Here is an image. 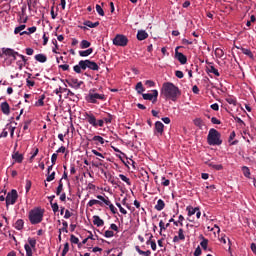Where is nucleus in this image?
I'll list each match as a JSON object with an SVG mask.
<instances>
[{
	"label": "nucleus",
	"instance_id": "f257e3e1",
	"mask_svg": "<svg viewBox=\"0 0 256 256\" xmlns=\"http://www.w3.org/2000/svg\"><path fill=\"white\" fill-rule=\"evenodd\" d=\"M161 95H163L165 99H170V101H177V99L181 97V90H179V87L175 86V84L165 82L161 88Z\"/></svg>",
	"mask_w": 256,
	"mask_h": 256
},
{
	"label": "nucleus",
	"instance_id": "f03ea898",
	"mask_svg": "<svg viewBox=\"0 0 256 256\" xmlns=\"http://www.w3.org/2000/svg\"><path fill=\"white\" fill-rule=\"evenodd\" d=\"M207 143L208 145H211V146L222 145L223 140H221V133H219L217 129L211 128L208 132Z\"/></svg>",
	"mask_w": 256,
	"mask_h": 256
},
{
	"label": "nucleus",
	"instance_id": "7ed1b4c3",
	"mask_svg": "<svg viewBox=\"0 0 256 256\" xmlns=\"http://www.w3.org/2000/svg\"><path fill=\"white\" fill-rule=\"evenodd\" d=\"M45 210L41 208H35L29 212V221L31 225H39L43 221V215Z\"/></svg>",
	"mask_w": 256,
	"mask_h": 256
},
{
	"label": "nucleus",
	"instance_id": "20e7f679",
	"mask_svg": "<svg viewBox=\"0 0 256 256\" xmlns=\"http://www.w3.org/2000/svg\"><path fill=\"white\" fill-rule=\"evenodd\" d=\"M128 43L129 39L123 34H117L113 39V45H116V47H127Z\"/></svg>",
	"mask_w": 256,
	"mask_h": 256
},
{
	"label": "nucleus",
	"instance_id": "39448f33",
	"mask_svg": "<svg viewBox=\"0 0 256 256\" xmlns=\"http://www.w3.org/2000/svg\"><path fill=\"white\" fill-rule=\"evenodd\" d=\"M17 199H19V194L17 193V190L12 189L6 195V207H9V205H15V203H17Z\"/></svg>",
	"mask_w": 256,
	"mask_h": 256
},
{
	"label": "nucleus",
	"instance_id": "423d86ee",
	"mask_svg": "<svg viewBox=\"0 0 256 256\" xmlns=\"http://www.w3.org/2000/svg\"><path fill=\"white\" fill-rule=\"evenodd\" d=\"M37 247V240L35 238H28V244L24 245L26 256H33V249Z\"/></svg>",
	"mask_w": 256,
	"mask_h": 256
},
{
	"label": "nucleus",
	"instance_id": "0eeeda50",
	"mask_svg": "<svg viewBox=\"0 0 256 256\" xmlns=\"http://www.w3.org/2000/svg\"><path fill=\"white\" fill-rule=\"evenodd\" d=\"M97 100H105V94L89 92L86 96V101H88V103H97Z\"/></svg>",
	"mask_w": 256,
	"mask_h": 256
},
{
	"label": "nucleus",
	"instance_id": "6e6552de",
	"mask_svg": "<svg viewBox=\"0 0 256 256\" xmlns=\"http://www.w3.org/2000/svg\"><path fill=\"white\" fill-rule=\"evenodd\" d=\"M82 67H84V71L87 69H90L91 71H99L97 62L91 60H82Z\"/></svg>",
	"mask_w": 256,
	"mask_h": 256
},
{
	"label": "nucleus",
	"instance_id": "1a4fd4ad",
	"mask_svg": "<svg viewBox=\"0 0 256 256\" xmlns=\"http://www.w3.org/2000/svg\"><path fill=\"white\" fill-rule=\"evenodd\" d=\"M97 199H99V201H102L103 203H105V205H107L111 211V213H113V215L117 214V208L115 207V205H113L111 203V201L109 200V197H103L101 195L97 196Z\"/></svg>",
	"mask_w": 256,
	"mask_h": 256
},
{
	"label": "nucleus",
	"instance_id": "9d476101",
	"mask_svg": "<svg viewBox=\"0 0 256 256\" xmlns=\"http://www.w3.org/2000/svg\"><path fill=\"white\" fill-rule=\"evenodd\" d=\"M142 97L145 101H152V103H157V97H159V91L152 90L151 93L142 94Z\"/></svg>",
	"mask_w": 256,
	"mask_h": 256
},
{
	"label": "nucleus",
	"instance_id": "9b49d317",
	"mask_svg": "<svg viewBox=\"0 0 256 256\" xmlns=\"http://www.w3.org/2000/svg\"><path fill=\"white\" fill-rule=\"evenodd\" d=\"M164 131H165V125L163 124V122L161 121L155 122L154 135H156V137H161Z\"/></svg>",
	"mask_w": 256,
	"mask_h": 256
},
{
	"label": "nucleus",
	"instance_id": "f8f14e48",
	"mask_svg": "<svg viewBox=\"0 0 256 256\" xmlns=\"http://www.w3.org/2000/svg\"><path fill=\"white\" fill-rule=\"evenodd\" d=\"M66 83L72 89H81V85H83V81H79L77 78L66 79Z\"/></svg>",
	"mask_w": 256,
	"mask_h": 256
},
{
	"label": "nucleus",
	"instance_id": "ddd939ff",
	"mask_svg": "<svg viewBox=\"0 0 256 256\" xmlns=\"http://www.w3.org/2000/svg\"><path fill=\"white\" fill-rule=\"evenodd\" d=\"M179 49H181V46L176 47L175 49V57L181 63V65H185L187 63V56H185L183 53L179 52Z\"/></svg>",
	"mask_w": 256,
	"mask_h": 256
},
{
	"label": "nucleus",
	"instance_id": "4468645a",
	"mask_svg": "<svg viewBox=\"0 0 256 256\" xmlns=\"http://www.w3.org/2000/svg\"><path fill=\"white\" fill-rule=\"evenodd\" d=\"M85 119L92 127H97V118L92 113H85Z\"/></svg>",
	"mask_w": 256,
	"mask_h": 256
},
{
	"label": "nucleus",
	"instance_id": "2eb2a0df",
	"mask_svg": "<svg viewBox=\"0 0 256 256\" xmlns=\"http://www.w3.org/2000/svg\"><path fill=\"white\" fill-rule=\"evenodd\" d=\"M0 107L4 115H9L11 113V106H9V103L7 101L2 102Z\"/></svg>",
	"mask_w": 256,
	"mask_h": 256
},
{
	"label": "nucleus",
	"instance_id": "dca6fc26",
	"mask_svg": "<svg viewBox=\"0 0 256 256\" xmlns=\"http://www.w3.org/2000/svg\"><path fill=\"white\" fill-rule=\"evenodd\" d=\"M93 225H96V227H103L105 225V221L101 219L98 215L93 216Z\"/></svg>",
	"mask_w": 256,
	"mask_h": 256
},
{
	"label": "nucleus",
	"instance_id": "f3484780",
	"mask_svg": "<svg viewBox=\"0 0 256 256\" xmlns=\"http://www.w3.org/2000/svg\"><path fill=\"white\" fill-rule=\"evenodd\" d=\"M149 37V34L145 30H139L137 33L138 41H145Z\"/></svg>",
	"mask_w": 256,
	"mask_h": 256
},
{
	"label": "nucleus",
	"instance_id": "a211bd4d",
	"mask_svg": "<svg viewBox=\"0 0 256 256\" xmlns=\"http://www.w3.org/2000/svg\"><path fill=\"white\" fill-rule=\"evenodd\" d=\"M12 159H14V161L16 163H23V154H20L19 152H16L14 154H12Z\"/></svg>",
	"mask_w": 256,
	"mask_h": 256
},
{
	"label": "nucleus",
	"instance_id": "6ab92c4d",
	"mask_svg": "<svg viewBox=\"0 0 256 256\" xmlns=\"http://www.w3.org/2000/svg\"><path fill=\"white\" fill-rule=\"evenodd\" d=\"M34 59L39 63H47V56L45 54H37L34 56Z\"/></svg>",
	"mask_w": 256,
	"mask_h": 256
},
{
	"label": "nucleus",
	"instance_id": "aec40b11",
	"mask_svg": "<svg viewBox=\"0 0 256 256\" xmlns=\"http://www.w3.org/2000/svg\"><path fill=\"white\" fill-rule=\"evenodd\" d=\"M237 49H239V47H237ZM240 50L244 55H247V57H249L250 59H255L253 52H251L249 49L241 47Z\"/></svg>",
	"mask_w": 256,
	"mask_h": 256
},
{
	"label": "nucleus",
	"instance_id": "412c9836",
	"mask_svg": "<svg viewBox=\"0 0 256 256\" xmlns=\"http://www.w3.org/2000/svg\"><path fill=\"white\" fill-rule=\"evenodd\" d=\"M155 209L156 211H163V209H165V201H163L162 199H159L157 201V204L155 205Z\"/></svg>",
	"mask_w": 256,
	"mask_h": 256
},
{
	"label": "nucleus",
	"instance_id": "4be33fe9",
	"mask_svg": "<svg viewBox=\"0 0 256 256\" xmlns=\"http://www.w3.org/2000/svg\"><path fill=\"white\" fill-rule=\"evenodd\" d=\"M24 225H25V222L23 221V219H18L15 222L14 227H15V229H17V231H21L23 229Z\"/></svg>",
	"mask_w": 256,
	"mask_h": 256
},
{
	"label": "nucleus",
	"instance_id": "5701e85b",
	"mask_svg": "<svg viewBox=\"0 0 256 256\" xmlns=\"http://www.w3.org/2000/svg\"><path fill=\"white\" fill-rule=\"evenodd\" d=\"M91 53H93V48H89L87 50H80L79 51L80 57H89V55H91Z\"/></svg>",
	"mask_w": 256,
	"mask_h": 256
},
{
	"label": "nucleus",
	"instance_id": "b1692460",
	"mask_svg": "<svg viewBox=\"0 0 256 256\" xmlns=\"http://www.w3.org/2000/svg\"><path fill=\"white\" fill-rule=\"evenodd\" d=\"M73 69L75 73H81V71H84L83 60H80L78 65H75Z\"/></svg>",
	"mask_w": 256,
	"mask_h": 256
},
{
	"label": "nucleus",
	"instance_id": "393cba45",
	"mask_svg": "<svg viewBox=\"0 0 256 256\" xmlns=\"http://www.w3.org/2000/svg\"><path fill=\"white\" fill-rule=\"evenodd\" d=\"M207 71H208V73H213V75H215L216 77H220V75H221L219 73V70H217L215 66L207 67Z\"/></svg>",
	"mask_w": 256,
	"mask_h": 256
},
{
	"label": "nucleus",
	"instance_id": "a878e982",
	"mask_svg": "<svg viewBox=\"0 0 256 256\" xmlns=\"http://www.w3.org/2000/svg\"><path fill=\"white\" fill-rule=\"evenodd\" d=\"M84 25L86 27H90V29H95V27H99V21L93 23V22L87 20L84 22Z\"/></svg>",
	"mask_w": 256,
	"mask_h": 256
},
{
	"label": "nucleus",
	"instance_id": "bb28decb",
	"mask_svg": "<svg viewBox=\"0 0 256 256\" xmlns=\"http://www.w3.org/2000/svg\"><path fill=\"white\" fill-rule=\"evenodd\" d=\"M186 211H188V217H191V216H193V215H195V213L197 212V211H199V208H193V206H188L187 208H186Z\"/></svg>",
	"mask_w": 256,
	"mask_h": 256
},
{
	"label": "nucleus",
	"instance_id": "cd10ccee",
	"mask_svg": "<svg viewBox=\"0 0 256 256\" xmlns=\"http://www.w3.org/2000/svg\"><path fill=\"white\" fill-rule=\"evenodd\" d=\"M2 52L4 55H7L8 57H13L15 50H13L11 48H3Z\"/></svg>",
	"mask_w": 256,
	"mask_h": 256
},
{
	"label": "nucleus",
	"instance_id": "c85d7f7f",
	"mask_svg": "<svg viewBox=\"0 0 256 256\" xmlns=\"http://www.w3.org/2000/svg\"><path fill=\"white\" fill-rule=\"evenodd\" d=\"M136 91L139 95H143V92L145 91V88L143 87V83L142 82H138L136 84Z\"/></svg>",
	"mask_w": 256,
	"mask_h": 256
},
{
	"label": "nucleus",
	"instance_id": "c756f323",
	"mask_svg": "<svg viewBox=\"0 0 256 256\" xmlns=\"http://www.w3.org/2000/svg\"><path fill=\"white\" fill-rule=\"evenodd\" d=\"M89 47H91V42L87 40H82L80 42V49H89Z\"/></svg>",
	"mask_w": 256,
	"mask_h": 256
},
{
	"label": "nucleus",
	"instance_id": "7c9ffc66",
	"mask_svg": "<svg viewBox=\"0 0 256 256\" xmlns=\"http://www.w3.org/2000/svg\"><path fill=\"white\" fill-rule=\"evenodd\" d=\"M44 101H45V94H42L35 104L36 107H43V105H45Z\"/></svg>",
	"mask_w": 256,
	"mask_h": 256
},
{
	"label": "nucleus",
	"instance_id": "2f4dec72",
	"mask_svg": "<svg viewBox=\"0 0 256 256\" xmlns=\"http://www.w3.org/2000/svg\"><path fill=\"white\" fill-rule=\"evenodd\" d=\"M200 245L204 251H207V247L209 245V240L205 237H202V241L200 242Z\"/></svg>",
	"mask_w": 256,
	"mask_h": 256
},
{
	"label": "nucleus",
	"instance_id": "473e14b6",
	"mask_svg": "<svg viewBox=\"0 0 256 256\" xmlns=\"http://www.w3.org/2000/svg\"><path fill=\"white\" fill-rule=\"evenodd\" d=\"M63 192V179H60L58 182V187L56 189V195H61Z\"/></svg>",
	"mask_w": 256,
	"mask_h": 256
},
{
	"label": "nucleus",
	"instance_id": "72a5a7b5",
	"mask_svg": "<svg viewBox=\"0 0 256 256\" xmlns=\"http://www.w3.org/2000/svg\"><path fill=\"white\" fill-rule=\"evenodd\" d=\"M242 173H243L244 177H250L251 170H249V167L243 166L242 167Z\"/></svg>",
	"mask_w": 256,
	"mask_h": 256
},
{
	"label": "nucleus",
	"instance_id": "f704fd0d",
	"mask_svg": "<svg viewBox=\"0 0 256 256\" xmlns=\"http://www.w3.org/2000/svg\"><path fill=\"white\" fill-rule=\"evenodd\" d=\"M225 53L223 52V49L221 48H216L215 49V56L218 57V59H221Z\"/></svg>",
	"mask_w": 256,
	"mask_h": 256
},
{
	"label": "nucleus",
	"instance_id": "c9c22d12",
	"mask_svg": "<svg viewBox=\"0 0 256 256\" xmlns=\"http://www.w3.org/2000/svg\"><path fill=\"white\" fill-rule=\"evenodd\" d=\"M88 207H93V205H103V203L99 200L92 199L88 202Z\"/></svg>",
	"mask_w": 256,
	"mask_h": 256
},
{
	"label": "nucleus",
	"instance_id": "e433bc0d",
	"mask_svg": "<svg viewBox=\"0 0 256 256\" xmlns=\"http://www.w3.org/2000/svg\"><path fill=\"white\" fill-rule=\"evenodd\" d=\"M92 141H97L98 143H100V145H104L105 144V139L101 136H94L92 138Z\"/></svg>",
	"mask_w": 256,
	"mask_h": 256
},
{
	"label": "nucleus",
	"instance_id": "4c0bfd02",
	"mask_svg": "<svg viewBox=\"0 0 256 256\" xmlns=\"http://www.w3.org/2000/svg\"><path fill=\"white\" fill-rule=\"evenodd\" d=\"M96 11L98 15H100L101 17H105V11H103V8L101 7V5L99 4L96 5Z\"/></svg>",
	"mask_w": 256,
	"mask_h": 256
},
{
	"label": "nucleus",
	"instance_id": "58836bf2",
	"mask_svg": "<svg viewBox=\"0 0 256 256\" xmlns=\"http://www.w3.org/2000/svg\"><path fill=\"white\" fill-rule=\"evenodd\" d=\"M104 237H106L107 239L115 237V232H113V230H106L104 233Z\"/></svg>",
	"mask_w": 256,
	"mask_h": 256
},
{
	"label": "nucleus",
	"instance_id": "ea45409f",
	"mask_svg": "<svg viewBox=\"0 0 256 256\" xmlns=\"http://www.w3.org/2000/svg\"><path fill=\"white\" fill-rule=\"evenodd\" d=\"M30 79H31V74H29L28 78L26 79L27 87H35V81Z\"/></svg>",
	"mask_w": 256,
	"mask_h": 256
},
{
	"label": "nucleus",
	"instance_id": "a19ab883",
	"mask_svg": "<svg viewBox=\"0 0 256 256\" xmlns=\"http://www.w3.org/2000/svg\"><path fill=\"white\" fill-rule=\"evenodd\" d=\"M119 178H120L122 181H124V183H127L128 185H131V180H130L127 176H125V175H123V174H119Z\"/></svg>",
	"mask_w": 256,
	"mask_h": 256
},
{
	"label": "nucleus",
	"instance_id": "79ce46f5",
	"mask_svg": "<svg viewBox=\"0 0 256 256\" xmlns=\"http://www.w3.org/2000/svg\"><path fill=\"white\" fill-rule=\"evenodd\" d=\"M67 253H69V242H66L64 244V248H63L61 256H65V255H67Z\"/></svg>",
	"mask_w": 256,
	"mask_h": 256
},
{
	"label": "nucleus",
	"instance_id": "37998d69",
	"mask_svg": "<svg viewBox=\"0 0 256 256\" xmlns=\"http://www.w3.org/2000/svg\"><path fill=\"white\" fill-rule=\"evenodd\" d=\"M194 125L200 128L203 127V120L201 118L194 119Z\"/></svg>",
	"mask_w": 256,
	"mask_h": 256
},
{
	"label": "nucleus",
	"instance_id": "c03bdc74",
	"mask_svg": "<svg viewBox=\"0 0 256 256\" xmlns=\"http://www.w3.org/2000/svg\"><path fill=\"white\" fill-rule=\"evenodd\" d=\"M178 238L180 239V241H185V234H184L183 228H180L178 230Z\"/></svg>",
	"mask_w": 256,
	"mask_h": 256
},
{
	"label": "nucleus",
	"instance_id": "a18cd8bd",
	"mask_svg": "<svg viewBox=\"0 0 256 256\" xmlns=\"http://www.w3.org/2000/svg\"><path fill=\"white\" fill-rule=\"evenodd\" d=\"M62 225H63V228L60 229L59 231H63L64 233H69V230L67 229L69 227V224L67 223V221H63Z\"/></svg>",
	"mask_w": 256,
	"mask_h": 256
},
{
	"label": "nucleus",
	"instance_id": "49530a36",
	"mask_svg": "<svg viewBox=\"0 0 256 256\" xmlns=\"http://www.w3.org/2000/svg\"><path fill=\"white\" fill-rule=\"evenodd\" d=\"M54 179H55V172H52V173H49V174L47 175L46 181H47L48 183H51V181H54Z\"/></svg>",
	"mask_w": 256,
	"mask_h": 256
},
{
	"label": "nucleus",
	"instance_id": "de8ad7c7",
	"mask_svg": "<svg viewBox=\"0 0 256 256\" xmlns=\"http://www.w3.org/2000/svg\"><path fill=\"white\" fill-rule=\"evenodd\" d=\"M116 206L118 207L120 213H122L123 215H127V210H125V208H123V206H121V203L117 202Z\"/></svg>",
	"mask_w": 256,
	"mask_h": 256
},
{
	"label": "nucleus",
	"instance_id": "09e8293b",
	"mask_svg": "<svg viewBox=\"0 0 256 256\" xmlns=\"http://www.w3.org/2000/svg\"><path fill=\"white\" fill-rule=\"evenodd\" d=\"M159 227H160V235H163V231L167 230V227H165V223L163 220L159 222Z\"/></svg>",
	"mask_w": 256,
	"mask_h": 256
},
{
	"label": "nucleus",
	"instance_id": "8fccbe9b",
	"mask_svg": "<svg viewBox=\"0 0 256 256\" xmlns=\"http://www.w3.org/2000/svg\"><path fill=\"white\" fill-rule=\"evenodd\" d=\"M70 241H71V243H73L74 245H77V244H79V238H77L75 235H71L70 236Z\"/></svg>",
	"mask_w": 256,
	"mask_h": 256
},
{
	"label": "nucleus",
	"instance_id": "3c124183",
	"mask_svg": "<svg viewBox=\"0 0 256 256\" xmlns=\"http://www.w3.org/2000/svg\"><path fill=\"white\" fill-rule=\"evenodd\" d=\"M226 101L229 103V105H237V100L233 97L227 98Z\"/></svg>",
	"mask_w": 256,
	"mask_h": 256
},
{
	"label": "nucleus",
	"instance_id": "603ef678",
	"mask_svg": "<svg viewBox=\"0 0 256 256\" xmlns=\"http://www.w3.org/2000/svg\"><path fill=\"white\" fill-rule=\"evenodd\" d=\"M50 205H51L52 211H53L54 213H57V211H59V204H57V202L51 203Z\"/></svg>",
	"mask_w": 256,
	"mask_h": 256
},
{
	"label": "nucleus",
	"instance_id": "864d4df0",
	"mask_svg": "<svg viewBox=\"0 0 256 256\" xmlns=\"http://www.w3.org/2000/svg\"><path fill=\"white\" fill-rule=\"evenodd\" d=\"M17 65H18V69H19L20 71H22L23 68L25 67V65H27V63H25V62L19 60V61H17Z\"/></svg>",
	"mask_w": 256,
	"mask_h": 256
},
{
	"label": "nucleus",
	"instance_id": "5fc2aeb1",
	"mask_svg": "<svg viewBox=\"0 0 256 256\" xmlns=\"http://www.w3.org/2000/svg\"><path fill=\"white\" fill-rule=\"evenodd\" d=\"M171 181H169V179H166L165 177H162V185L164 187H169Z\"/></svg>",
	"mask_w": 256,
	"mask_h": 256
},
{
	"label": "nucleus",
	"instance_id": "6e6d98bb",
	"mask_svg": "<svg viewBox=\"0 0 256 256\" xmlns=\"http://www.w3.org/2000/svg\"><path fill=\"white\" fill-rule=\"evenodd\" d=\"M25 189L26 193H29V191H31V180H26Z\"/></svg>",
	"mask_w": 256,
	"mask_h": 256
},
{
	"label": "nucleus",
	"instance_id": "4d7b16f0",
	"mask_svg": "<svg viewBox=\"0 0 256 256\" xmlns=\"http://www.w3.org/2000/svg\"><path fill=\"white\" fill-rule=\"evenodd\" d=\"M6 127L9 128L10 137H13V135H15V127H12L10 124H7Z\"/></svg>",
	"mask_w": 256,
	"mask_h": 256
},
{
	"label": "nucleus",
	"instance_id": "13d9d810",
	"mask_svg": "<svg viewBox=\"0 0 256 256\" xmlns=\"http://www.w3.org/2000/svg\"><path fill=\"white\" fill-rule=\"evenodd\" d=\"M175 75L178 77V79H183V77H185V74H183V71L181 70H177Z\"/></svg>",
	"mask_w": 256,
	"mask_h": 256
},
{
	"label": "nucleus",
	"instance_id": "bf43d9fd",
	"mask_svg": "<svg viewBox=\"0 0 256 256\" xmlns=\"http://www.w3.org/2000/svg\"><path fill=\"white\" fill-rule=\"evenodd\" d=\"M211 123H213V125H221V120L217 119L216 117H212Z\"/></svg>",
	"mask_w": 256,
	"mask_h": 256
},
{
	"label": "nucleus",
	"instance_id": "052dcab7",
	"mask_svg": "<svg viewBox=\"0 0 256 256\" xmlns=\"http://www.w3.org/2000/svg\"><path fill=\"white\" fill-rule=\"evenodd\" d=\"M51 163L52 165H55V163H57V153L52 154Z\"/></svg>",
	"mask_w": 256,
	"mask_h": 256
},
{
	"label": "nucleus",
	"instance_id": "680f3d73",
	"mask_svg": "<svg viewBox=\"0 0 256 256\" xmlns=\"http://www.w3.org/2000/svg\"><path fill=\"white\" fill-rule=\"evenodd\" d=\"M70 217H73V213H71V211H69V210H66L64 219H70Z\"/></svg>",
	"mask_w": 256,
	"mask_h": 256
},
{
	"label": "nucleus",
	"instance_id": "e2e57ef3",
	"mask_svg": "<svg viewBox=\"0 0 256 256\" xmlns=\"http://www.w3.org/2000/svg\"><path fill=\"white\" fill-rule=\"evenodd\" d=\"M37 31V28L35 26L28 28V35H32V33H35Z\"/></svg>",
	"mask_w": 256,
	"mask_h": 256
},
{
	"label": "nucleus",
	"instance_id": "0e129e2a",
	"mask_svg": "<svg viewBox=\"0 0 256 256\" xmlns=\"http://www.w3.org/2000/svg\"><path fill=\"white\" fill-rule=\"evenodd\" d=\"M201 253H202L201 247L198 246V247L195 249V251H194V256H200Z\"/></svg>",
	"mask_w": 256,
	"mask_h": 256
},
{
	"label": "nucleus",
	"instance_id": "69168bd1",
	"mask_svg": "<svg viewBox=\"0 0 256 256\" xmlns=\"http://www.w3.org/2000/svg\"><path fill=\"white\" fill-rule=\"evenodd\" d=\"M59 69H63L64 71H69V64L59 65Z\"/></svg>",
	"mask_w": 256,
	"mask_h": 256
},
{
	"label": "nucleus",
	"instance_id": "338daca9",
	"mask_svg": "<svg viewBox=\"0 0 256 256\" xmlns=\"http://www.w3.org/2000/svg\"><path fill=\"white\" fill-rule=\"evenodd\" d=\"M145 85H147V87H153L155 83L152 80H146Z\"/></svg>",
	"mask_w": 256,
	"mask_h": 256
},
{
	"label": "nucleus",
	"instance_id": "774afa93",
	"mask_svg": "<svg viewBox=\"0 0 256 256\" xmlns=\"http://www.w3.org/2000/svg\"><path fill=\"white\" fill-rule=\"evenodd\" d=\"M104 120L106 123H111V121H113V115L108 114V117H106Z\"/></svg>",
	"mask_w": 256,
	"mask_h": 256
}]
</instances>
